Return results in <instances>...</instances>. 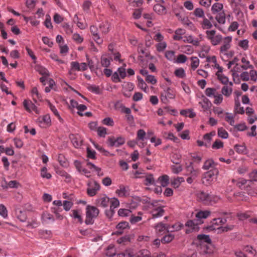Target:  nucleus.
I'll use <instances>...</instances> for the list:
<instances>
[{"mask_svg": "<svg viewBox=\"0 0 257 257\" xmlns=\"http://www.w3.org/2000/svg\"><path fill=\"white\" fill-rule=\"evenodd\" d=\"M70 215L74 219H77L80 223L83 222V218L81 216V211L80 210L75 209L72 210Z\"/></svg>", "mask_w": 257, "mask_h": 257, "instance_id": "412c9836", "label": "nucleus"}, {"mask_svg": "<svg viewBox=\"0 0 257 257\" xmlns=\"http://www.w3.org/2000/svg\"><path fill=\"white\" fill-rule=\"evenodd\" d=\"M200 25L201 26V28L204 30H207L211 29L213 27V24L210 20L207 19L206 18H204L203 21L201 22Z\"/></svg>", "mask_w": 257, "mask_h": 257, "instance_id": "cd10ccee", "label": "nucleus"}, {"mask_svg": "<svg viewBox=\"0 0 257 257\" xmlns=\"http://www.w3.org/2000/svg\"><path fill=\"white\" fill-rule=\"evenodd\" d=\"M234 112L235 113L243 114L244 110L243 107L240 106L239 100L238 98L234 100Z\"/></svg>", "mask_w": 257, "mask_h": 257, "instance_id": "b1692460", "label": "nucleus"}, {"mask_svg": "<svg viewBox=\"0 0 257 257\" xmlns=\"http://www.w3.org/2000/svg\"><path fill=\"white\" fill-rule=\"evenodd\" d=\"M214 100L213 103L215 104L218 105L222 103L223 101L222 94H218L217 93L214 96Z\"/></svg>", "mask_w": 257, "mask_h": 257, "instance_id": "69168bd1", "label": "nucleus"}, {"mask_svg": "<svg viewBox=\"0 0 257 257\" xmlns=\"http://www.w3.org/2000/svg\"><path fill=\"white\" fill-rule=\"evenodd\" d=\"M41 176L43 178L47 179H50L52 177L51 175L47 172V169L46 167H44L41 170Z\"/></svg>", "mask_w": 257, "mask_h": 257, "instance_id": "864d4df0", "label": "nucleus"}, {"mask_svg": "<svg viewBox=\"0 0 257 257\" xmlns=\"http://www.w3.org/2000/svg\"><path fill=\"white\" fill-rule=\"evenodd\" d=\"M194 243L197 245L202 253L210 254L213 252V247L208 235H198L194 239Z\"/></svg>", "mask_w": 257, "mask_h": 257, "instance_id": "f03ea898", "label": "nucleus"}, {"mask_svg": "<svg viewBox=\"0 0 257 257\" xmlns=\"http://www.w3.org/2000/svg\"><path fill=\"white\" fill-rule=\"evenodd\" d=\"M169 177L166 175L160 176L158 178V181L163 187H166L169 184Z\"/></svg>", "mask_w": 257, "mask_h": 257, "instance_id": "58836bf2", "label": "nucleus"}, {"mask_svg": "<svg viewBox=\"0 0 257 257\" xmlns=\"http://www.w3.org/2000/svg\"><path fill=\"white\" fill-rule=\"evenodd\" d=\"M116 193L119 197H126L130 194L128 188L120 186L119 188L116 191Z\"/></svg>", "mask_w": 257, "mask_h": 257, "instance_id": "4be33fe9", "label": "nucleus"}, {"mask_svg": "<svg viewBox=\"0 0 257 257\" xmlns=\"http://www.w3.org/2000/svg\"><path fill=\"white\" fill-rule=\"evenodd\" d=\"M206 61L211 65V67L218 69V71H219V72H221V70L223 69V68L217 63L216 58L214 56L207 57Z\"/></svg>", "mask_w": 257, "mask_h": 257, "instance_id": "2eb2a0df", "label": "nucleus"}, {"mask_svg": "<svg viewBox=\"0 0 257 257\" xmlns=\"http://www.w3.org/2000/svg\"><path fill=\"white\" fill-rule=\"evenodd\" d=\"M23 105L27 111L29 112L34 111L36 113H38L36 106L34 103H33L32 101L25 100L23 102Z\"/></svg>", "mask_w": 257, "mask_h": 257, "instance_id": "a211bd4d", "label": "nucleus"}, {"mask_svg": "<svg viewBox=\"0 0 257 257\" xmlns=\"http://www.w3.org/2000/svg\"><path fill=\"white\" fill-rule=\"evenodd\" d=\"M184 181V179L183 177H177L175 178L172 181V185L175 188H178L180 185L181 183Z\"/></svg>", "mask_w": 257, "mask_h": 257, "instance_id": "8fccbe9b", "label": "nucleus"}, {"mask_svg": "<svg viewBox=\"0 0 257 257\" xmlns=\"http://www.w3.org/2000/svg\"><path fill=\"white\" fill-rule=\"evenodd\" d=\"M106 255L109 257H113L116 254V250L114 245L110 244L109 245L106 249Z\"/></svg>", "mask_w": 257, "mask_h": 257, "instance_id": "79ce46f5", "label": "nucleus"}, {"mask_svg": "<svg viewBox=\"0 0 257 257\" xmlns=\"http://www.w3.org/2000/svg\"><path fill=\"white\" fill-rule=\"evenodd\" d=\"M99 210L98 209L91 205H87L86 207V219L85 223L87 225L92 224L94 223V219L98 215Z\"/></svg>", "mask_w": 257, "mask_h": 257, "instance_id": "20e7f679", "label": "nucleus"}, {"mask_svg": "<svg viewBox=\"0 0 257 257\" xmlns=\"http://www.w3.org/2000/svg\"><path fill=\"white\" fill-rule=\"evenodd\" d=\"M90 31L94 41L98 45L102 44L103 40L101 39L99 36L97 28L95 26H91L90 27Z\"/></svg>", "mask_w": 257, "mask_h": 257, "instance_id": "9b49d317", "label": "nucleus"}, {"mask_svg": "<svg viewBox=\"0 0 257 257\" xmlns=\"http://www.w3.org/2000/svg\"><path fill=\"white\" fill-rule=\"evenodd\" d=\"M194 15L198 18H205L204 12L201 8H196L194 11Z\"/></svg>", "mask_w": 257, "mask_h": 257, "instance_id": "4d7b16f0", "label": "nucleus"}, {"mask_svg": "<svg viewBox=\"0 0 257 257\" xmlns=\"http://www.w3.org/2000/svg\"><path fill=\"white\" fill-rule=\"evenodd\" d=\"M234 149L238 154H245L247 153V149L244 145H235Z\"/></svg>", "mask_w": 257, "mask_h": 257, "instance_id": "a19ab883", "label": "nucleus"}, {"mask_svg": "<svg viewBox=\"0 0 257 257\" xmlns=\"http://www.w3.org/2000/svg\"><path fill=\"white\" fill-rule=\"evenodd\" d=\"M199 104L201 106L203 110L205 111L208 110L211 106V102L206 97L202 95L199 101Z\"/></svg>", "mask_w": 257, "mask_h": 257, "instance_id": "ddd939ff", "label": "nucleus"}, {"mask_svg": "<svg viewBox=\"0 0 257 257\" xmlns=\"http://www.w3.org/2000/svg\"><path fill=\"white\" fill-rule=\"evenodd\" d=\"M205 94L209 97H214L217 93L216 90L213 88H207L205 90Z\"/></svg>", "mask_w": 257, "mask_h": 257, "instance_id": "603ef678", "label": "nucleus"}, {"mask_svg": "<svg viewBox=\"0 0 257 257\" xmlns=\"http://www.w3.org/2000/svg\"><path fill=\"white\" fill-rule=\"evenodd\" d=\"M226 222V219H223L221 218H214L212 221V225L208 226L207 228L209 230H213L216 229H220L221 227L220 225L224 224Z\"/></svg>", "mask_w": 257, "mask_h": 257, "instance_id": "9d476101", "label": "nucleus"}, {"mask_svg": "<svg viewBox=\"0 0 257 257\" xmlns=\"http://www.w3.org/2000/svg\"><path fill=\"white\" fill-rule=\"evenodd\" d=\"M92 5V3L90 1H85L82 5V8L83 11L88 13L90 12V9Z\"/></svg>", "mask_w": 257, "mask_h": 257, "instance_id": "6e6d98bb", "label": "nucleus"}, {"mask_svg": "<svg viewBox=\"0 0 257 257\" xmlns=\"http://www.w3.org/2000/svg\"><path fill=\"white\" fill-rule=\"evenodd\" d=\"M109 24L106 22L102 23L99 25V29L103 34H107L109 31Z\"/></svg>", "mask_w": 257, "mask_h": 257, "instance_id": "49530a36", "label": "nucleus"}, {"mask_svg": "<svg viewBox=\"0 0 257 257\" xmlns=\"http://www.w3.org/2000/svg\"><path fill=\"white\" fill-rule=\"evenodd\" d=\"M187 170L191 176L193 178H196L200 173V170L199 169H195L192 166V164L190 163L187 167Z\"/></svg>", "mask_w": 257, "mask_h": 257, "instance_id": "5701e85b", "label": "nucleus"}, {"mask_svg": "<svg viewBox=\"0 0 257 257\" xmlns=\"http://www.w3.org/2000/svg\"><path fill=\"white\" fill-rule=\"evenodd\" d=\"M44 25L48 29H52L53 28L51 23V17L49 14L46 15V19L44 22Z\"/></svg>", "mask_w": 257, "mask_h": 257, "instance_id": "5fc2aeb1", "label": "nucleus"}, {"mask_svg": "<svg viewBox=\"0 0 257 257\" xmlns=\"http://www.w3.org/2000/svg\"><path fill=\"white\" fill-rule=\"evenodd\" d=\"M224 119L227 121L230 125L234 126L235 120L234 115L232 113L226 112V116L224 117Z\"/></svg>", "mask_w": 257, "mask_h": 257, "instance_id": "c9c22d12", "label": "nucleus"}, {"mask_svg": "<svg viewBox=\"0 0 257 257\" xmlns=\"http://www.w3.org/2000/svg\"><path fill=\"white\" fill-rule=\"evenodd\" d=\"M231 41L232 37L230 36H227L224 38L223 43L220 48V51L222 54L227 55V52L231 47Z\"/></svg>", "mask_w": 257, "mask_h": 257, "instance_id": "1a4fd4ad", "label": "nucleus"}, {"mask_svg": "<svg viewBox=\"0 0 257 257\" xmlns=\"http://www.w3.org/2000/svg\"><path fill=\"white\" fill-rule=\"evenodd\" d=\"M175 75L179 78H184L185 76V72L183 68H179L176 69L174 72Z\"/></svg>", "mask_w": 257, "mask_h": 257, "instance_id": "774afa93", "label": "nucleus"}, {"mask_svg": "<svg viewBox=\"0 0 257 257\" xmlns=\"http://www.w3.org/2000/svg\"><path fill=\"white\" fill-rule=\"evenodd\" d=\"M218 173L217 169H213L206 172L202 179V183L205 186L211 185L216 180Z\"/></svg>", "mask_w": 257, "mask_h": 257, "instance_id": "39448f33", "label": "nucleus"}, {"mask_svg": "<svg viewBox=\"0 0 257 257\" xmlns=\"http://www.w3.org/2000/svg\"><path fill=\"white\" fill-rule=\"evenodd\" d=\"M241 62L242 65L240 67L243 70H246L249 68L253 69V66L250 64L249 61L246 57H243L241 59Z\"/></svg>", "mask_w": 257, "mask_h": 257, "instance_id": "c85d7f7f", "label": "nucleus"}, {"mask_svg": "<svg viewBox=\"0 0 257 257\" xmlns=\"http://www.w3.org/2000/svg\"><path fill=\"white\" fill-rule=\"evenodd\" d=\"M0 215L4 218L8 217V210L4 204H0Z\"/></svg>", "mask_w": 257, "mask_h": 257, "instance_id": "338daca9", "label": "nucleus"}, {"mask_svg": "<svg viewBox=\"0 0 257 257\" xmlns=\"http://www.w3.org/2000/svg\"><path fill=\"white\" fill-rule=\"evenodd\" d=\"M144 184L146 186H150L155 184V179L152 174H147L145 175Z\"/></svg>", "mask_w": 257, "mask_h": 257, "instance_id": "a878e982", "label": "nucleus"}, {"mask_svg": "<svg viewBox=\"0 0 257 257\" xmlns=\"http://www.w3.org/2000/svg\"><path fill=\"white\" fill-rule=\"evenodd\" d=\"M154 10L159 15H164L166 13V8L159 4H156L154 6Z\"/></svg>", "mask_w": 257, "mask_h": 257, "instance_id": "2f4dec72", "label": "nucleus"}, {"mask_svg": "<svg viewBox=\"0 0 257 257\" xmlns=\"http://www.w3.org/2000/svg\"><path fill=\"white\" fill-rule=\"evenodd\" d=\"M110 59L106 55H103L101 57V64L104 67H108L110 64Z\"/></svg>", "mask_w": 257, "mask_h": 257, "instance_id": "72a5a7b5", "label": "nucleus"}, {"mask_svg": "<svg viewBox=\"0 0 257 257\" xmlns=\"http://www.w3.org/2000/svg\"><path fill=\"white\" fill-rule=\"evenodd\" d=\"M165 57L169 61H174L175 60V52L174 51H166Z\"/></svg>", "mask_w": 257, "mask_h": 257, "instance_id": "052dcab7", "label": "nucleus"}, {"mask_svg": "<svg viewBox=\"0 0 257 257\" xmlns=\"http://www.w3.org/2000/svg\"><path fill=\"white\" fill-rule=\"evenodd\" d=\"M211 212L208 210L200 211L195 214L196 218L189 220L185 223V226L188 228L186 229V233H189L191 232H197L200 229L199 225L203 223L202 219L207 218Z\"/></svg>", "mask_w": 257, "mask_h": 257, "instance_id": "f257e3e1", "label": "nucleus"}, {"mask_svg": "<svg viewBox=\"0 0 257 257\" xmlns=\"http://www.w3.org/2000/svg\"><path fill=\"white\" fill-rule=\"evenodd\" d=\"M87 193L91 197L95 196L100 189L99 184L95 180H90L87 183Z\"/></svg>", "mask_w": 257, "mask_h": 257, "instance_id": "0eeeda50", "label": "nucleus"}, {"mask_svg": "<svg viewBox=\"0 0 257 257\" xmlns=\"http://www.w3.org/2000/svg\"><path fill=\"white\" fill-rule=\"evenodd\" d=\"M223 8V4L221 3H214L211 7V12L212 14H217L222 12Z\"/></svg>", "mask_w": 257, "mask_h": 257, "instance_id": "bb28decb", "label": "nucleus"}, {"mask_svg": "<svg viewBox=\"0 0 257 257\" xmlns=\"http://www.w3.org/2000/svg\"><path fill=\"white\" fill-rule=\"evenodd\" d=\"M191 67L192 69L195 70L199 66L200 61L197 57H192L191 58Z\"/></svg>", "mask_w": 257, "mask_h": 257, "instance_id": "37998d69", "label": "nucleus"}, {"mask_svg": "<svg viewBox=\"0 0 257 257\" xmlns=\"http://www.w3.org/2000/svg\"><path fill=\"white\" fill-rule=\"evenodd\" d=\"M146 136V133L145 132V131L142 129H140V130H138L137 132L136 140L138 141H143L145 138Z\"/></svg>", "mask_w": 257, "mask_h": 257, "instance_id": "09e8293b", "label": "nucleus"}, {"mask_svg": "<svg viewBox=\"0 0 257 257\" xmlns=\"http://www.w3.org/2000/svg\"><path fill=\"white\" fill-rule=\"evenodd\" d=\"M205 34L206 38L213 46L219 44L222 40V36L220 34H216V31L214 30H207L205 32Z\"/></svg>", "mask_w": 257, "mask_h": 257, "instance_id": "423d86ee", "label": "nucleus"}, {"mask_svg": "<svg viewBox=\"0 0 257 257\" xmlns=\"http://www.w3.org/2000/svg\"><path fill=\"white\" fill-rule=\"evenodd\" d=\"M131 212V211L128 209L120 208L118 211V215L121 217H125L128 216Z\"/></svg>", "mask_w": 257, "mask_h": 257, "instance_id": "bf43d9fd", "label": "nucleus"}, {"mask_svg": "<svg viewBox=\"0 0 257 257\" xmlns=\"http://www.w3.org/2000/svg\"><path fill=\"white\" fill-rule=\"evenodd\" d=\"M198 199L206 205H213L220 200V197L216 195H210L208 193L200 191L197 194Z\"/></svg>", "mask_w": 257, "mask_h": 257, "instance_id": "7ed1b4c3", "label": "nucleus"}, {"mask_svg": "<svg viewBox=\"0 0 257 257\" xmlns=\"http://www.w3.org/2000/svg\"><path fill=\"white\" fill-rule=\"evenodd\" d=\"M164 210L161 207L153 208L151 212L152 215V218L156 219L163 216L164 215Z\"/></svg>", "mask_w": 257, "mask_h": 257, "instance_id": "dca6fc26", "label": "nucleus"}, {"mask_svg": "<svg viewBox=\"0 0 257 257\" xmlns=\"http://www.w3.org/2000/svg\"><path fill=\"white\" fill-rule=\"evenodd\" d=\"M109 199L106 196L100 197L97 200V205L102 207H106L109 204Z\"/></svg>", "mask_w": 257, "mask_h": 257, "instance_id": "393cba45", "label": "nucleus"}, {"mask_svg": "<svg viewBox=\"0 0 257 257\" xmlns=\"http://www.w3.org/2000/svg\"><path fill=\"white\" fill-rule=\"evenodd\" d=\"M107 129L105 127L100 126L97 128L98 135L100 137L104 138L107 134Z\"/></svg>", "mask_w": 257, "mask_h": 257, "instance_id": "0e129e2a", "label": "nucleus"}, {"mask_svg": "<svg viewBox=\"0 0 257 257\" xmlns=\"http://www.w3.org/2000/svg\"><path fill=\"white\" fill-rule=\"evenodd\" d=\"M117 257H135L134 252L131 249H126L117 254Z\"/></svg>", "mask_w": 257, "mask_h": 257, "instance_id": "c03bdc74", "label": "nucleus"}, {"mask_svg": "<svg viewBox=\"0 0 257 257\" xmlns=\"http://www.w3.org/2000/svg\"><path fill=\"white\" fill-rule=\"evenodd\" d=\"M42 219L45 222H48L49 221H54V219L52 215L50 214L48 212H44L42 216Z\"/></svg>", "mask_w": 257, "mask_h": 257, "instance_id": "3c124183", "label": "nucleus"}, {"mask_svg": "<svg viewBox=\"0 0 257 257\" xmlns=\"http://www.w3.org/2000/svg\"><path fill=\"white\" fill-rule=\"evenodd\" d=\"M218 136L222 139H227L228 137V134L223 127H219L218 129Z\"/></svg>", "mask_w": 257, "mask_h": 257, "instance_id": "de8ad7c7", "label": "nucleus"}, {"mask_svg": "<svg viewBox=\"0 0 257 257\" xmlns=\"http://www.w3.org/2000/svg\"><path fill=\"white\" fill-rule=\"evenodd\" d=\"M142 215L143 213L142 212H139L138 213V215H132L130 218L131 223L132 224H136V223L140 221L142 219Z\"/></svg>", "mask_w": 257, "mask_h": 257, "instance_id": "4c0bfd02", "label": "nucleus"}, {"mask_svg": "<svg viewBox=\"0 0 257 257\" xmlns=\"http://www.w3.org/2000/svg\"><path fill=\"white\" fill-rule=\"evenodd\" d=\"M232 82H230L228 84L224 85L221 89L222 94L226 97L230 96L232 92Z\"/></svg>", "mask_w": 257, "mask_h": 257, "instance_id": "f3484780", "label": "nucleus"}, {"mask_svg": "<svg viewBox=\"0 0 257 257\" xmlns=\"http://www.w3.org/2000/svg\"><path fill=\"white\" fill-rule=\"evenodd\" d=\"M223 69L221 70V72L217 71L216 73V75L218 79L224 85L228 84L230 82L229 79L227 77L225 76L223 73Z\"/></svg>", "mask_w": 257, "mask_h": 257, "instance_id": "aec40b11", "label": "nucleus"}, {"mask_svg": "<svg viewBox=\"0 0 257 257\" xmlns=\"http://www.w3.org/2000/svg\"><path fill=\"white\" fill-rule=\"evenodd\" d=\"M39 225V222L37 221L36 218L34 217L28 221L26 226L30 228H34L38 227Z\"/></svg>", "mask_w": 257, "mask_h": 257, "instance_id": "f704fd0d", "label": "nucleus"}, {"mask_svg": "<svg viewBox=\"0 0 257 257\" xmlns=\"http://www.w3.org/2000/svg\"><path fill=\"white\" fill-rule=\"evenodd\" d=\"M73 200H64L63 202V206L64 209L66 211H68L70 210L73 205Z\"/></svg>", "mask_w": 257, "mask_h": 257, "instance_id": "a18cd8bd", "label": "nucleus"}, {"mask_svg": "<svg viewBox=\"0 0 257 257\" xmlns=\"http://www.w3.org/2000/svg\"><path fill=\"white\" fill-rule=\"evenodd\" d=\"M175 97L174 92L170 87L164 88L163 91L161 92V99L164 103H167L168 99H174Z\"/></svg>", "mask_w": 257, "mask_h": 257, "instance_id": "6e6552de", "label": "nucleus"}, {"mask_svg": "<svg viewBox=\"0 0 257 257\" xmlns=\"http://www.w3.org/2000/svg\"><path fill=\"white\" fill-rule=\"evenodd\" d=\"M174 238V236L171 234H168L165 235L161 239V241L163 243H169L171 242Z\"/></svg>", "mask_w": 257, "mask_h": 257, "instance_id": "e2e57ef3", "label": "nucleus"}, {"mask_svg": "<svg viewBox=\"0 0 257 257\" xmlns=\"http://www.w3.org/2000/svg\"><path fill=\"white\" fill-rule=\"evenodd\" d=\"M155 228L156 229V231L161 235L165 233L166 231H170L169 225L164 224L162 222H160L157 224L155 225Z\"/></svg>", "mask_w": 257, "mask_h": 257, "instance_id": "4468645a", "label": "nucleus"}, {"mask_svg": "<svg viewBox=\"0 0 257 257\" xmlns=\"http://www.w3.org/2000/svg\"><path fill=\"white\" fill-rule=\"evenodd\" d=\"M125 64H123V66L122 67H121L120 68H118L117 69V73L118 75L120 76V77L123 79L126 76V70H125Z\"/></svg>", "mask_w": 257, "mask_h": 257, "instance_id": "680f3d73", "label": "nucleus"}, {"mask_svg": "<svg viewBox=\"0 0 257 257\" xmlns=\"http://www.w3.org/2000/svg\"><path fill=\"white\" fill-rule=\"evenodd\" d=\"M185 33V30L181 29H178L175 32L173 36L174 40L176 41H181L183 38V35Z\"/></svg>", "mask_w": 257, "mask_h": 257, "instance_id": "c756f323", "label": "nucleus"}, {"mask_svg": "<svg viewBox=\"0 0 257 257\" xmlns=\"http://www.w3.org/2000/svg\"><path fill=\"white\" fill-rule=\"evenodd\" d=\"M70 139L74 147L76 148L80 147L82 144V139L78 134H71L70 135Z\"/></svg>", "mask_w": 257, "mask_h": 257, "instance_id": "f8f14e48", "label": "nucleus"}, {"mask_svg": "<svg viewBox=\"0 0 257 257\" xmlns=\"http://www.w3.org/2000/svg\"><path fill=\"white\" fill-rule=\"evenodd\" d=\"M119 205V201L118 199L116 198H112L110 200V206L111 209L114 210L115 208L118 207Z\"/></svg>", "mask_w": 257, "mask_h": 257, "instance_id": "13d9d810", "label": "nucleus"}, {"mask_svg": "<svg viewBox=\"0 0 257 257\" xmlns=\"http://www.w3.org/2000/svg\"><path fill=\"white\" fill-rule=\"evenodd\" d=\"M180 114L190 118H193L196 115L195 113L194 112L192 109H190L181 110L180 111Z\"/></svg>", "mask_w": 257, "mask_h": 257, "instance_id": "ea45409f", "label": "nucleus"}, {"mask_svg": "<svg viewBox=\"0 0 257 257\" xmlns=\"http://www.w3.org/2000/svg\"><path fill=\"white\" fill-rule=\"evenodd\" d=\"M56 173L65 179L66 182H70L71 181V176L66 171L61 169H57L56 170Z\"/></svg>", "mask_w": 257, "mask_h": 257, "instance_id": "6ab92c4d", "label": "nucleus"}, {"mask_svg": "<svg viewBox=\"0 0 257 257\" xmlns=\"http://www.w3.org/2000/svg\"><path fill=\"white\" fill-rule=\"evenodd\" d=\"M215 164L212 159H208L205 161L202 169L205 170H209L210 168L215 169Z\"/></svg>", "mask_w": 257, "mask_h": 257, "instance_id": "473e14b6", "label": "nucleus"}, {"mask_svg": "<svg viewBox=\"0 0 257 257\" xmlns=\"http://www.w3.org/2000/svg\"><path fill=\"white\" fill-rule=\"evenodd\" d=\"M217 22L221 24H224L226 22L225 14L224 12L218 13L215 17Z\"/></svg>", "mask_w": 257, "mask_h": 257, "instance_id": "e433bc0d", "label": "nucleus"}, {"mask_svg": "<svg viewBox=\"0 0 257 257\" xmlns=\"http://www.w3.org/2000/svg\"><path fill=\"white\" fill-rule=\"evenodd\" d=\"M138 81V87L143 90L144 92H147L148 91V86L144 80L139 76H137Z\"/></svg>", "mask_w": 257, "mask_h": 257, "instance_id": "7c9ffc66", "label": "nucleus"}]
</instances>
